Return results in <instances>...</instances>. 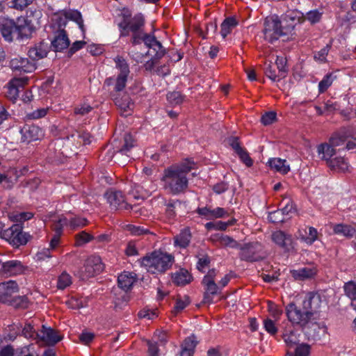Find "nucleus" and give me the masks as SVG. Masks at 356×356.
<instances>
[{"label": "nucleus", "mask_w": 356, "mask_h": 356, "mask_svg": "<svg viewBox=\"0 0 356 356\" xmlns=\"http://www.w3.org/2000/svg\"><path fill=\"white\" fill-rule=\"evenodd\" d=\"M49 48V44L42 40L31 47L28 51V55L33 61L38 60L47 56Z\"/></svg>", "instance_id": "5701e85b"}, {"label": "nucleus", "mask_w": 356, "mask_h": 356, "mask_svg": "<svg viewBox=\"0 0 356 356\" xmlns=\"http://www.w3.org/2000/svg\"><path fill=\"white\" fill-rule=\"evenodd\" d=\"M193 280L191 274L186 269L181 268L172 274V282L177 286H185Z\"/></svg>", "instance_id": "a878e982"}, {"label": "nucleus", "mask_w": 356, "mask_h": 356, "mask_svg": "<svg viewBox=\"0 0 356 356\" xmlns=\"http://www.w3.org/2000/svg\"><path fill=\"white\" fill-rule=\"evenodd\" d=\"M196 213L207 220L220 218L229 216L227 211L222 207H216L215 209H211L209 207H198L196 209Z\"/></svg>", "instance_id": "f3484780"}, {"label": "nucleus", "mask_w": 356, "mask_h": 356, "mask_svg": "<svg viewBox=\"0 0 356 356\" xmlns=\"http://www.w3.org/2000/svg\"><path fill=\"white\" fill-rule=\"evenodd\" d=\"M168 102L172 105H179L184 102V96L180 92L173 91L167 95Z\"/></svg>", "instance_id": "052dcab7"}, {"label": "nucleus", "mask_w": 356, "mask_h": 356, "mask_svg": "<svg viewBox=\"0 0 356 356\" xmlns=\"http://www.w3.org/2000/svg\"><path fill=\"white\" fill-rule=\"evenodd\" d=\"M311 346L307 343H301L295 348L294 356H309L310 354ZM289 356H293V353L287 352Z\"/></svg>", "instance_id": "864d4df0"}, {"label": "nucleus", "mask_w": 356, "mask_h": 356, "mask_svg": "<svg viewBox=\"0 0 356 356\" xmlns=\"http://www.w3.org/2000/svg\"><path fill=\"white\" fill-rule=\"evenodd\" d=\"M28 81V77L13 78L11 79L8 86L7 97L12 100H15L19 96L20 90L24 88Z\"/></svg>", "instance_id": "dca6fc26"}, {"label": "nucleus", "mask_w": 356, "mask_h": 356, "mask_svg": "<svg viewBox=\"0 0 356 356\" xmlns=\"http://www.w3.org/2000/svg\"><path fill=\"white\" fill-rule=\"evenodd\" d=\"M276 120L277 115L276 113L273 111L267 112L261 118V122L265 126L273 124Z\"/></svg>", "instance_id": "338daca9"}, {"label": "nucleus", "mask_w": 356, "mask_h": 356, "mask_svg": "<svg viewBox=\"0 0 356 356\" xmlns=\"http://www.w3.org/2000/svg\"><path fill=\"white\" fill-rule=\"evenodd\" d=\"M62 339L56 331L51 327H47L45 325L42 326L40 331L38 341H42L49 345H55Z\"/></svg>", "instance_id": "a211bd4d"}, {"label": "nucleus", "mask_w": 356, "mask_h": 356, "mask_svg": "<svg viewBox=\"0 0 356 356\" xmlns=\"http://www.w3.org/2000/svg\"><path fill=\"white\" fill-rule=\"evenodd\" d=\"M278 70L279 78H285L287 74L286 60L283 57H277L275 64L274 65Z\"/></svg>", "instance_id": "8fccbe9b"}, {"label": "nucleus", "mask_w": 356, "mask_h": 356, "mask_svg": "<svg viewBox=\"0 0 356 356\" xmlns=\"http://www.w3.org/2000/svg\"><path fill=\"white\" fill-rule=\"evenodd\" d=\"M277 70L276 67L270 63L266 67L265 74L273 81H279L282 78H279V72L277 74Z\"/></svg>", "instance_id": "680f3d73"}, {"label": "nucleus", "mask_w": 356, "mask_h": 356, "mask_svg": "<svg viewBox=\"0 0 356 356\" xmlns=\"http://www.w3.org/2000/svg\"><path fill=\"white\" fill-rule=\"evenodd\" d=\"M318 153L321 156V159L323 160L326 161L327 164L328 161L332 159V156H334L336 153L334 149V147L332 145V144L329 142V143L321 144L318 146Z\"/></svg>", "instance_id": "473e14b6"}, {"label": "nucleus", "mask_w": 356, "mask_h": 356, "mask_svg": "<svg viewBox=\"0 0 356 356\" xmlns=\"http://www.w3.org/2000/svg\"><path fill=\"white\" fill-rule=\"evenodd\" d=\"M268 218L269 221L273 223L282 222L288 219V218L284 217L282 214V212L278 210L270 212Z\"/></svg>", "instance_id": "69168bd1"}, {"label": "nucleus", "mask_w": 356, "mask_h": 356, "mask_svg": "<svg viewBox=\"0 0 356 356\" xmlns=\"http://www.w3.org/2000/svg\"><path fill=\"white\" fill-rule=\"evenodd\" d=\"M197 343L198 341L196 340V337L194 334H192L185 339L183 343L181 344V347L194 353L195 348Z\"/></svg>", "instance_id": "6e6d98bb"}, {"label": "nucleus", "mask_w": 356, "mask_h": 356, "mask_svg": "<svg viewBox=\"0 0 356 356\" xmlns=\"http://www.w3.org/2000/svg\"><path fill=\"white\" fill-rule=\"evenodd\" d=\"M75 238H76V245L81 246L83 244L90 242L94 238L91 234L87 233L85 231H82L75 236Z\"/></svg>", "instance_id": "bf43d9fd"}, {"label": "nucleus", "mask_w": 356, "mask_h": 356, "mask_svg": "<svg viewBox=\"0 0 356 356\" xmlns=\"http://www.w3.org/2000/svg\"><path fill=\"white\" fill-rule=\"evenodd\" d=\"M218 241L220 243V245L225 247H229L232 248L238 249L240 245V244L236 240H234L233 238L227 235L219 236V237L218 238Z\"/></svg>", "instance_id": "49530a36"}, {"label": "nucleus", "mask_w": 356, "mask_h": 356, "mask_svg": "<svg viewBox=\"0 0 356 356\" xmlns=\"http://www.w3.org/2000/svg\"><path fill=\"white\" fill-rule=\"evenodd\" d=\"M127 78L128 76H123L122 74H118L115 79L114 77L106 78L104 81V86L109 87L113 85V90L115 92H120L125 88Z\"/></svg>", "instance_id": "cd10ccee"}, {"label": "nucleus", "mask_w": 356, "mask_h": 356, "mask_svg": "<svg viewBox=\"0 0 356 356\" xmlns=\"http://www.w3.org/2000/svg\"><path fill=\"white\" fill-rule=\"evenodd\" d=\"M88 221L85 218L75 216L70 220L67 219V225L72 229L83 227L87 225Z\"/></svg>", "instance_id": "09e8293b"}, {"label": "nucleus", "mask_w": 356, "mask_h": 356, "mask_svg": "<svg viewBox=\"0 0 356 356\" xmlns=\"http://www.w3.org/2000/svg\"><path fill=\"white\" fill-rule=\"evenodd\" d=\"M10 66L15 71L25 73L32 72L36 69L35 63L22 57L13 58L10 62Z\"/></svg>", "instance_id": "4468645a"}, {"label": "nucleus", "mask_w": 356, "mask_h": 356, "mask_svg": "<svg viewBox=\"0 0 356 356\" xmlns=\"http://www.w3.org/2000/svg\"><path fill=\"white\" fill-rule=\"evenodd\" d=\"M21 141L29 143L32 141L40 140L44 136L42 129L35 124H24L20 129Z\"/></svg>", "instance_id": "f8f14e48"}, {"label": "nucleus", "mask_w": 356, "mask_h": 356, "mask_svg": "<svg viewBox=\"0 0 356 356\" xmlns=\"http://www.w3.org/2000/svg\"><path fill=\"white\" fill-rule=\"evenodd\" d=\"M190 303L189 297L184 296L183 298L179 296L176 300L173 312L177 314L186 308Z\"/></svg>", "instance_id": "4d7b16f0"}, {"label": "nucleus", "mask_w": 356, "mask_h": 356, "mask_svg": "<svg viewBox=\"0 0 356 356\" xmlns=\"http://www.w3.org/2000/svg\"><path fill=\"white\" fill-rule=\"evenodd\" d=\"M202 284L204 289L202 302L207 304L213 303V296L220 293V287L216 284L215 280H202Z\"/></svg>", "instance_id": "6ab92c4d"}, {"label": "nucleus", "mask_w": 356, "mask_h": 356, "mask_svg": "<svg viewBox=\"0 0 356 356\" xmlns=\"http://www.w3.org/2000/svg\"><path fill=\"white\" fill-rule=\"evenodd\" d=\"M301 17H303L302 13L297 10H289L287 11L282 17V21L289 22V24L284 26V29L286 31L290 33L293 30L295 25L297 22H300Z\"/></svg>", "instance_id": "bb28decb"}, {"label": "nucleus", "mask_w": 356, "mask_h": 356, "mask_svg": "<svg viewBox=\"0 0 356 356\" xmlns=\"http://www.w3.org/2000/svg\"><path fill=\"white\" fill-rule=\"evenodd\" d=\"M264 38L270 43H273L279 38L287 35L288 32L282 26V22L278 16L273 15L266 18L264 23Z\"/></svg>", "instance_id": "423d86ee"}, {"label": "nucleus", "mask_w": 356, "mask_h": 356, "mask_svg": "<svg viewBox=\"0 0 356 356\" xmlns=\"http://www.w3.org/2000/svg\"><path fill=\"white\" fill-rule=\"evenodd\" d=\"M70 45V40L64 29H59L54 33L51 40V47L55 51H61Z\"/></svg>", "instance_id": "aec40b11"}, {"label": "nucleus", "mask_w": 356, "mask_h": 356, "mask_svg": "<svg viewBox=\"0 0 356 356\" xmlns=\"http://www.w3.org/2000/svg\"><path fill=\"white\" fill-rule=\"evenodd\" d=\"M238 22L234 17L226 18L220 25V35L225 38L236 27Z\"/></svg>", "instance_id": "58836bf2"}, {"label": "nucleus", "mask_w": 356, "mask_h": 356, "mask_svg": "<svg viewBox=\"0 0 356 356\" xmlns=\"http://www.w3.org/2000/svg\"><path fill=\"white\" fill-rule=\"evenodd\" d=\"M348 131L346 128L341 129L339 132L333 134L330 139V143L334 147H338L343 145L348 138Z\"/></svg>", "instance_id": "a19ab883"}, {"label": "nucleus", "mask_w": 356, "mask_h": 356, "mask_svg": "<svg viewBox=\"0 0 356 356\" xmlns=\"http://www.w3.org/2000/svg\"><path fill=\"white\" fill-rule=\"evenodd\" d=\"M137 281L136 274L128 271L122 272L118 277V287L125 292L130 291Z\"/></svg>", "instance_id": "4be33fe9"}, {"label": "nucleus", "mask_w": 356, "mask_h": 356, "mask_svg": "<svg viewBox=\"0 0 356 356\" xmlns=\"http://www.w3.org/2000/svg\"><path fill=\"white\" fill-rule=\"evenodd\" d=\"M318 238V231L313 227H309V233L307 236H302V241L307 244H313Z\"/></svg>", "instance_id": "0e129e2a"}, {"label": "nucleus", "mask_w": 356, "mask_h": 356, "mask_svg": "<svg viewBox=\"0 0 356 356\" xmlns=\"http://www.w3.org/2000/svg\"><path fill=\"white\" fill-rule=\"evenodd\" d=\"M282 339H284L286 347L289 349L296 348L298 344V338L296 332L291 329H288L286 327H282Z\"/></svg>", "instance_id": "2f4dec72"}, {"label": "nucleus", "mask_w": 356, "mask_h": 356, "mask_svg": "<svg viewBox=\"0 0 356 356\" xmlns=\"http://www.w3.org/2000/svg\"><path fill=\"white\" fill-rule=\"evenodd\" d=\"M17 283L13 280H9L0 283V302L7 304L13 297V294L18 292Z\"/></svg>", "instance_id": "ddd939ff"}, {"label": "nucleus", "mask_w": 356, "mask_h": 356, "mask_svg": "<svg viewBox=\"0 0 356 356\" xmlns=\"http://www.w3.org/2000/svg\"><path fill=\"white\" fill-rule=\"evenodd\" d=\"M72 284V277L67 273L64 272L58 278L57 287L63 290Z\"/></svg>", "instance_id": "5fc2aeb1"}, {"label": "nucleus", "mask_w": 356, "mask_h": 356, "mask_svg": "<svg viewBox=\"0 0 356 356\" xmlns=\"http://www.w3.org/2000/svg\"><path fill=\"white\" fill-rule=\"evenodd\" d=\"M0 237L6 240L13 246L16 248L26 244L30 236L22 232L20 224H14L6 229L0 230Z\"/></svg>", "instance_id": "6e6552de"}, {"label": "nucleus", "mask_w": 356, "mask_h": 356, "mask_svg": "<svg viewBox=\"0 0 356 356\" xmlns=\"http://www.w3.org/2000/svg\"><path fill=\"white\" fill-rule=\"evenodd\" d=\"M323 14V13L318 9L310 10L303 17L302 21L307 20L311 24H317L321 20Z\"/></svg>", "instance_id": "a18cd8bd"}, {"label": "nucleus", "mask_w": 356, "mask_h": 356, "mask_svg": "<svg viewBox=\"0 0 356 356\" xmlns=\"http://www.w3.org/2000/svg\"><path fill=\"white\" fill-rule=\"evenodd\" d=\"M290 273L296 280L303 281L314 277L317 274V269L314 266H307L297 270H291Z\"/></svg>", "instance_id": "393cba45"}, {"label": "nucleus", "mask_w": 356, "mask_h": 356, "mask_svg": "<svg viewBox=\"0 0 356 356\" xmlns=\"http://www.w3.org/2000/svg\"><path fill=\"white\" fill-rule=\"evenodd\" d=\"M141 266L145 268L152 274L163 273L170 269L175 257L167 252L155 250L147 254L140 260Z\"/></svg>", "instance_id": "7ed1b4c3"}, {"label": "nucleus", "mask_w": 356, "mask_h": 356, "mask_svg": "<svg viewBox=\"0 0 356 356\" xmlns=\"http://www.w3.org/2000/svg\"><path fill=\"white\" fill-rule=\"evenodd\" d=\"M325 302V296L321 293L318 291H310L305 295L302 305L304 309L312 312V314L315 316V315L320 312Z\"/></svg>", "instance_id": "9d476101"}, {"label": "nucleus", "mask_w": 356, "mask_h": 356, "mask_svg": "<svg viewBox=\"0 0 356 356\" xmlns=\"http://www.w3.org/2000/svg\"><path fill=\"white\" fill-rule=\"evenodd\" d=\"M148 356H160L159 348L157 342L147 341Z\"/></svg>", "instance_id": "774afa93"}, {"label": "nucleus", "mask_w": 356, "mask_h": 356, "mask_svg": "<svg viewBox=\"0 0 356 356\" xmlns=\"http://www.w3.org/2000/svg\"><path fill=\"white\" fill-rule=\"evenodd\" d=\"M327 165L338 172H345L348 169V163L343 157H336L328 161Z\"/></svg>", "instance_id": "4c0bfd02"}, {"label": "nucleus", "mask_w": 356, "mask_h": 356, "mask_svg": "<svg viewBox=\"0 0 356 356\" xmlns=\"http://www.w3.org/2000/svg\"><path fill=\"white\" fill-rule=\"evenodd\" d=\"M29 301L26 296H18L12 297L7 305L13 307L15 309H24L28 308Z\"/></svg>", "instance_id": "79ce46f5"}, {"label": "nucleus", "mask_w": 356, "mask_h": 356, "mask_svg": "<svg viewBox=\"0 0 356 356\" xmlns=\"http://www.w3.org/2000/svg\"><path fill=\"white\" fill-rule=\"evenodd\" d=\"M0 33L6 41L10 42L15 39L29 38L32 33V28L24 19L18 18L17 21L4 19L0 23Z\"/></svg>", "instance_id": "f03ea898"}, {"label": "nucleus", "mask_w": 356, "mask_h": 356, "mask_svg": "<svg viewBox=\"0 0 356 356\" xmlns=\"http://www.w3.org/2000/svg\"><path fill=\"white\" fill-rule=\"evenodd\" d=\"M334 234L347 238H352L356 233V229L350 225L337 224L333 227Z\"/></svg>", "instance_id": "72a5a7b5"}, {"label": "nucleus", "mask_w": 356, "mask_h": 356, "mask_svg": "<svg viewBox=\"0 0 356 356\" xmlns=\"http://www.w3.org/2000/svg\"><path fill=\"white\" fill-rule=\"evenodd\" d=\"M70 19L74 22H76L79 28L81 29L83 32H84V26H83V20L81 16V14L78 10H73L68 13H66L65 17L57 16L55 20L57 22L58 24V27L60 29L61 26H65L67 23V19Z\"/></svg>", "instance_id": "b1692460"}, {"label": "nucleus", "mask_w": 356, "mask_h": 356, "mask_svg": "<svg viewBox=\"0 0 356 356\" xmlns=\"http://www.w3.org/2000/svg\"><path fill=\"white\" fill-rule=\"evenodd\" d=\"M40 332H38L31 323H26L22 329V335L27 338L38 341Z\"/></svg>", "instance_id": "de8ad7c7"}, {"label": "nucleus", "mask_w": 356, "mask_h": 356, "mask_svg": "<svg viewBox=\"0 0 356 356\" xmlns=\"http://www.w3.org/2000/svg\"><path fill=\"white\" fill-rule=\"evenodd\" d=\"M135 146V140L132 136L129 134H126L124 137V144L119 149L118 152L122 155H125L127 157L132 158L131 150Z\"/></svg>", "instance_id": "e433bc0d"}, {"label": "nucleus", "mask_w": 356, "mask_h": 356, "mask_svg": "<svg viewBox=\"0 0 356 356\" xmlns=\"http://www.w3.org/2000/svg\"><path fill=\"white\" fill-rule=\"evenodd\" d=\"M104 270V264L100 257L92 255L89 257L83 266L75 273L81 280H86L99 274Z\"/></svg>", "instance_id": "0eeeda50"}, {"label": "nucleus", "mask_w": 356, "mask_h": 356, "mask_svg": "<svg viewBox=\"0 0 356 356\" xmlns=\"http://www.w3.org/2000/svg\"><path fill=\"white\" fill-rule=\"evenodd\" d=\"M238 249V256L242 261L256 262L262 261L267 257L261 243L257 241L240 245Z\"/></svg>", "instance_id": "39448f33"}, {"label": "nucleus", "mask_w": 356, "mask_h": 356, "mask_svg": "<svg viewBox=\"0 0 356 356\" xmlns=\"http://www.w3.org/2000/svg\"><path fill=\"white\" fill-rule=\"evenodd\" d=\"M337 76L334 73H328L324 76L323 79L318 83V92L320 94L324 93L335 80Z\"/></svg>", "instance_id": "c03bdc74"}, {"label": "nucleus", "mask_w": 356, "mask_h": 356, "mask_svg": "<svg viewBox=\"0 0 356 356\" xmlns=\"http://www.w3.org/2000/svg\"><path fill=\"white\" fill-rule=\"evenodd\" d=\"M114 293V309L115 311H120L123 309L124 307L126 306L130 300V296L125 291L118 292L115 289L113 290Z\"/></svg>", "instance_id": "7c9ffc66"}, {"label": "nucleus", "mask_w": 356, "mask_h": 356, "mask_svg": "<svg viewBox=\"0 0 356 356\" xmlns=\"http://www.w3.org/2000/svg\"><path fill=\"white\" fill-rule=\"evenodd\" d=\"M115 104L120 108L122 112V115L127 116L131 114L134 104L129 97L124 96L121 99L115 100Z\"/></svg>", "instance_id": "c9c22d12"}, {"label": "nucleus", "mask_w": 356, "mask_h": 356, "mask_svg": "<svg viewBox=\"0 0 356 356\" xmlns=\"http://www.w3.org/2000/svg\"><path fill=\"white\" fill-rule=\"evenodd\" d=\"M191 239V233L188 228H185L181 231L179 234L175 238V245L181 248H186L190 243Z\"/></svg>", "instance_id": "f704fd0d"}, {"label": "nucleus", "mask_w": 356, "mask_h": 356, "mask_svg": "<svg viewBox=\"0 0 356 356\" xmlns=\"http://www.w3.org/2000/svg\"><path fill=\"white\" fill-rule=\"evenodd\" d=\"M116 68L120 71L118 74L128 76L130 73L129 65L121 56H117L114 59Z\"/></svg>", "instance_id": "37998d69"}, {"label": "nucleus", "mask_w": 356, "mask_h": 356, "mask_svg": "<svg viewBox=\"0 0 356 356\" xmlns=\"http://www.w3.org/2000/svg\"><path fill=\"white\" fill-rule=\"evenodd\" d=\"M275 320L266 318L264 320V327L265 330L272 336L275 335L278 332V328L275 325Z\"/></svg>", "instance_id": "e2e57ef3"}, {"label": "nucleus", "mask_w": 356, "mask_h": 356, "mask_svg": "<svg viewBox=\"0 0 356 356\" xmlns=\"http://www.w3.org/2000/svg\"><path fill=\"white\" fill-rule=\"evenodd\" d=\"M345 294L353 300L356 299V282L350 281L345 283L344 286Z\"/></svg>", "instance_id": "13d9d810"}, {"label": "nucleus", "mask_w": 356, "mask_h": 356, "mask_svg": "<svg viewBox=\"0 0 356 356\" xmlns=\"http://www.w3.org/2000/svg\"><path fill=\"white\" fill-rule=\"evenodd\" d=\"M268 310L275 321H279L283 314L282 309L272 301L268 302Z\"/></svg>", "instance_id": "3c124183"}, {"label": "nucleus", "mask_w": 356, "mask_h": 356, "mask_svg": "<svg viewBox=\"0 0 356 356\" xmlns=\"http://www.w3.org/2000/svg\"><path fill=\"white\" fill-rule=\"evenodd\" d=\"M34 0H11L8 3L11 8L22 11L31 5Z\"/></svg>", "instance_id": "603ef678"}, {"label": "nucleus", "mask_w": 356, "mask_h": 356, "mask_svg": "<svg viewBox=\"0 0 356 356\" xmlns=\"http://www.w3.org/2000/svg\"><path fill=\"white\" fill-rule=\"evenodd\" d=\"M268 163L271 169L282 175H286L290 171V166L285 159L273 158L268 160Z\"/></svg>", "instance_id": "c756f323"}, {"label": "nucleus", "mask_w": 356, "mask_h": 356, "mask_svg": "<svg viewBox=\"0 0 356 356\" xmlns=\"http://www.w3.org/2000/svg\"><path fill=\"white\" fill-rule=\"evenodd\" d=\"M154 200L155 201H159L160 204L166 207L165 215L168 220H174L176 218V208L181 204L179 200H170L167 202L166 199L162 195H158L155 197Z\"/></svg>", "instance_id": "412c9836"}, {"label": "nucleus", "mask_w": 356, "mask_h": 356, "mask_svg": "<svg viewBox=\"0 0 356 356\" xmlns=\"http://www.w3.org/2000/svg\"><path fill=\"white\" fill-rule=\"evenodd\" d=\"M129 31L131 32H137L143 31L145 25V18L141 13L135 15L129 21Z\"/></svg>", "instance_id": "ea45409f"}, {"label": "nucleus", "mask_w": 356, "mask_h": 356, "mask_svg": "<svg viewBox=\"0 0 356 356\" xmlns=\"http://www.w3.org/2000/svg\"><path fill=\"white\" fill-rule=\"evenodd\" d=\"M272 240L277 245L286 250H289L292 244V238L291 235L285 234L282 231H276L272 234Z\"/></svg>", "instance_id": "c85d7f7f"}, {"label": "nucleus", "mask_w": 356, "mask_h": 356, "mask_svg": "<svg viewBox=\"0 0 356 356\" xmlns=\"http://www.w3.org/2000/svg\"><path fill=\"white\" fill-rule=\"evenodd\" d=\"M24 268L21 261L10 260L1 264L0 274L5 276H15L22 274Z\"/></svg>", "instance_id": "2eb2a0df"}, {"label": "nucleus", "mask_w": 356, "mask_h": 356, "mask_svg": "<svg viewBox=\"0 0 356 356\" xmlns=\"http://www.w3.org/2000/svg\"><path fill=\"white\" fill-rule=\"evenodd\" d=\"M104 196L113 210H129L132 209V207L126 202L124 196L121 191H108Z\"/></svg>", "instance_id": "9b49d317"}, {"label": "nucleus", "mask_w": 356, "mask_h": 356, "mask_svg": "<svg viewBox=\"0 0 356 356\" xmlns=\"http://www.w3.org/2000/svg\"><path fill=\"white\" fill-rule=\"evenodd\" d=\"M301 330L309 341H316L320 340L325 335L327 327L323 322H317L314 316Z\"/></svg>", "instance_id": "1a4fd4ad"}, {"label": "nucleus", "mask_w": 356, "mask_h": 356, "mask_svg": "<svg viewBox=\"0 0 356 356\" xmlns=\"http://www.w3.org/2000/svg\"><path fill=\"white\" fill-rule=\"evenodd\" d=\"M194 165L193 161L186 159L165 168L161 179L164 190L173 195L184 193L188 186L187 175L194 168Z\"/></svg>", "instance_id": "f257e3e1"}, {"label": "nucleus", "mask_w": 356, "mask_h": 356, "mask_svg": "<svg viewBox=\"0 0 356 356\" xmlns=\"http://www.w3.org/2000/svg\"><path fill=\"white\" fill-rule=\"evenodd\" d=\"M285 313L288 321L293 326L300 328L305 327L308 322L314 316L312 312L298 307L294 302H290L285 307Z\"/></svg>", "instance_id": "20e7f679"}]
</instances>
